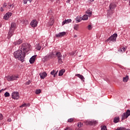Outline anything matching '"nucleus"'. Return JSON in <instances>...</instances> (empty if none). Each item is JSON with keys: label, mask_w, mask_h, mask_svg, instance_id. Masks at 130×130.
Listing matches in <instances>:
<instances>
[{"label": "nucleus", "mask_w": 130, "mask_h": 130, "mask_svg": "<svg viewBox=\"0 0 130 130\" xmlns=\"http://www.w3.org/2000/svg\"><path fill=\"white\" fill-rule=\"evenodd\" d=\"M25 54H26L21 50H18L15 51L14 53V57L15 58H18L21 62H24Z\"/></svg>", "instance_id": "obj_1"}, {"label": "nucleus", "mask_w": 130, "mask_h": 130, "mask_svg": "<svg viewBox=\"0 0 130 130\" xmlns=\"http://www.w3.org/2000/svg\"><path fill=\"white\" fill-rule=\"evenodd\" d=\"M30 47H31V45L29 44L23 43L22 44L20 50L26 54L29 50H30Z\"/></svg>", "instance_id": "obj_2"}, {"label": "nucleus", "mask_w": 130, "mask_h": 130, "mask_svg": "<svg viewBox=\"0 0 130 130\" xmlns=\"http://www.w3.org/2000/svg\"><path fill=\"white\" fill-rule=\"evenodd\" d=\"M116 38H117V34H114L111 37H110L107 40H106V42H108V41L116 42Z\"/></svg>", "instance_id": "obj_3"}, {"label": "nucleus", "mask_w": 130, "mask_h": 130, "mask_svg": "<svg viewBox=\"0 0 130 130\" xmlns=\"http://www.w3.org/2000/svg\"><path fill=\"white\" fill-rule=\"evenodd\" d=\"M56 55L57 57L58 63H62V55H61V53H60V52H57Z\"/></svg>", "instance_id": "obj_4"}, {"label": "nucleus", "mask_w": 130, "mask_h": 130, "mask_svg": "<svg viewBox=\"0 0 130 130\" xmlns=\"http://www.w3.org/2000/svg\"><path fill=\"white\" fill-rule=\"evenodd\" d=\"M130 115V110H127L126 112L123 113V114L121 116V119L122 120H124V119H126V118H127L128 116Z\"/></svg>", "instance_id": "obj_5"}, {"label": "nucleus", "mask_w": 130, "mask_h": 130, "mask_svg": "<svg viewBox=\"0 0 130 130\" xmlns=\"http://www.w3.org/2000/svg\"><path fill=\"white\" fill-rule=\"evenodd\" d=\"M12 98L15 100H18L20 98L19 92L14 91L12 93Z\"/></svg>", "instance_id": "obj_6"}, {"label": "nucleus", "mask_w": 130, "mask_h": 130, "mask_svg": "<svg viewBox=\"0 0 130 130\" xmlns=\"http://www.w3.org/2000/svg\"><path fill=\"white\" fill-rule=\"evenodd\" d=\"M19 79V76L18 75H12L7 77V80L8 81H15V80H17Z\"/></svg>", "instance_id": "obj_7"}, {"label": "nucleus", "mask_w": 130, "mask_h": 130, "mask_svg": "<svg viewBox=\"0 0 130 130\" xmlns=\"http://www.w3.org/2000/svg\"><path fill=\"white\" fill-rule=\"evenodd\" d=\"M53 57V53H50L49 54H47L46 56L44 57V61H47L49 59H51Z\"/></svg>", "instance_id": "obj_8"}, {"label": "nucleus", "mask_w": 130, "mask_h": 130, "mask_svg": "<svg viewBox=\"0 0 130 130\" xmlns=\"http://www.w3.org/2000/svg\"><path fill=\"white\" fill-rule=\"evenodd\" d=\"M84 123L86 125H93V124H96V123H97V121L95 120H86L84 121Z\"/></svg>", "instance_id": "obj_9"}, {"label": "nucleus", "mask_w": 130, "mask_h": 130, "mask_svg": "<svg viewBox=\"0 0 130 130\" xmlns=\"http://www.w3.org/2000/svg\"><path fill=\"white\" fill-rule=\"evenodd\" d=\"M30 26L32 27V28H35V27H37V25H38V22L36 19H34L32 20L30 24Z\"/></svg>", "instance_id": "obj_10"}, {"label": "nucleus", "mask_w": 130, "mask_h": 130, "mask_svg": "<svg viewBox=\"0 0 130 130\" xmlns=\"http://www.w3.org/2000/svg\"><path fill=\"white\" fill-rule=\"evenodd\" d=\"M12 15H13V13L11 12H7L4 16V20H9Z\"/></svg>", "instance_id": "obj_11"}, {"label": "nucleus", "mask_w": 130, "mask_h": 130, "mask_svg": "<svg viewBox=\"0 0 130 130\" xmlns=\"http://www.w3.org/2000/svg\"><path fill=\"white\" fill-rule=\"evenodd\" d=\"M93 11L92 9H88L86 12L85 14H86L87 16L90 18V17H92Z\"/></svg>", "instance_id": "obj_12"}, {"label": "nucleus", "mask_w": 130, "mask_h": 130, "mask_svg": "<svg viewBox=\"0 0 130 130\" xmlns=\"http://www.w3.org/2000/svg\"><path fill=\"white\" fill-rule=\"evenodd\" d=\"M36 57H37V55H35L29 59V62L31 64H33V63L35 62V59H36Z\"/></svg>", "instance_id": "obj_13"}, {"label": "nucleus", "mask_w": 130, "mask_h": 130, "mask_svg": "<svg viewBox=\"0 0 130 130\" xmlns=\"http://www.w3.org/2000/svg\"><path fill=\"white\" fill-rule=\"evenodd\" d=\"M14 31H15V30L10 28L9 29L8 36V39H10V38H11V37H12L13 35H14Z\"/></svg>", "instance_id": "obj_14"}, {"label": "nucleus", "mask_w": 130, "mask_h": 130, "mask_svg": "<svg viewBox=\"0 0 130 130\" xmlns=\"http://www.w3.org/2000/svg\"><path fill=\"white\" fill-rule=\"evenodd\" d=\"M66 34H67V32L66 31L59 32V34H56V37H59V38L62 37L64 36V35H66Z\"/></svg>", "instance_id": "obj_15"}, {"label": "nucleus", "mask_w": 130, "mask_h": 130, "mask_svg": "<svg viewBox=\"0 0 130 130\" xmlns=\"http://www.w3.org/2000/svg\"><path fill=\"white\" fill-rule=\"evenodd\" d=\"M115 8H116V5L113 3L111 4L109 6L110 10L112 12H113V11H114V9H115Z\"/></svg>", "instance_id": "obj_16"}, {"label": "nucleus", "mask_w": 130, "mask_h": 130, "mask_svg": "<svg viewBox=\"0 0 130 130\" xmlns=\"http://www.w3.org/2000/svg\"><path fill=\"white\" fill-rule=\"evenodd\" d=\"M40 76L41 79H45L46 77H47V73L46 72H43L42 73L40 74Z\"/></svg>", "instance_id": "obj_17"}, {"label": "nucleus", "mask_w": 130, "mask_h": 130, "mask_svg": "<svg viewBox=\"0 0 130 130\" xmlns=\"http://www.w3.org/2000/svg\"><path fill=\"white\" fill-rule=\"evenodd\" d=\"M71 22H72V19H71L65 20L62 22V26H63V25H64L65 24H69V23H71Z\"/></svg>", "instance_id": "obj_18"}, {"label": "nucleus", "mask_w": 130, "mask_h": 130, "mask_svg": "<svg viewBox=\"0 0 130 130\" xmlns=\"http://www.w3.org/2000/svg\"><path fill=\"white\" fill-rule=\"evenodd\" d=\"M23 42V41L21 39H19L17 41H16L15 42H14V45H19V44H21Z\"/></svg>", "instance_id": "obj_19"}, {"label": "nucleus", "mask_w": 130, "mask_h": 130, "mask_svg": "<svg viewBox=\"0 0 130 130\" xmlns=\"http://www.w3.org/2000/svg\"><path fill=\"white\" fill-rule=\"evenodd\" d=\"M53 23H54V18L52 16L50 19L49 25H50V26H52V25H53Z\"/></svg>", "instance_id": "obj_20"}, {"label": "nucleus", "mask_w": 130, "mask_h": 130, "mask_svg": "<svg viewBox=\"0 0 130 130\" xmlns=\"http://www.w3.org/2000/svg\"><path fill=\"white\" fill-rule=\"evenodd\" d=\"M58 71H55V70H53L51 72V75L53 76L54 78H55V76L57 75V72Z\"/></svg>", "instance_id": "obj_21"}, {"label": "nucleus", "mask_w": 130, "mask_h": 130, "mask_svg": "<svg viewBox=\"0 0 130 130\" xmlns=\"http://www.w3.org/2000/svg\"><path fill=\"white\" fill-rule=\"evenodd\" d=\"M10 29H11L12 30H15V29H16V23L12 22L11 24V27Z\"/></svg>", "instance_id": "obj_22"}, {"label": "nucleus", "mask_w": 130, "mask_h": 130, "mask_svg": "<svg viewBox=\"0 0 130 130\" xmlns=\"http://www.w3.org/2000/svg\"><path fill=\"white\" fill-rule=\"evenodd\" d=\"M88 17L89 16L87 15V14H85L82 16V20H83V21H87V20L89 19Z\"/></svg>", "instance_id": "obj_23"}, {"label": "nucleus", "mask_w": 130, "mask_h": 130, "mask_svg": "<svg viewBox=\"0 0 130 130\" xmlns=\"http://www.w3.org/2000/svg\"><path fill=\"white\" fill-rule=\"evenodd\" d=\"M113 122L114 123H117V122H119V117H116L114 118Z\"/></svg>", "instance_id": "obj_24"}, {"label": "nucleus", "mask_w": 130, "mask_h": 130, "mask_svg": "<svg viewBox=\"0 0 130 130\" xmlns=\"http://www.w3.org/2000/svg\"><path fill=\"white\" fill-rule=\"evenodd\" d=\"M64 72H66V70L64 69H62V70H60L59 72L58 76H59V77H61V76H62L63 75Z\"/></svg>", "instance_id": "obj_25"}, {"label": "nucleus", "mask_w": 130, "mask_h": 130, "mask_svg": "<svg viewBox=\"0 0 130 130\" xmlns=\"http://www.w3.org/2000/svg\"><path fill=\"white\" fill-rule=\"evenodd\" d=\"M115 130H130V128H126L124 127H118Z\"/></svg>", "instance_id": "obj_26"}, {"label": "nucleus", "mask_w": 130, "mask_h": 130, "mask_svg": "<svg viewBox=\"0 0 130 130\" xmlns=\"http://www.w3.org/2000/svg\"><path fill=\"white\" fill-rule=\"evenodd\" d=\"M76 20L77 21V23H79V22H81V21H82V17L78 16L76 18Z\"/></svg>", "instance_id": "obj_27"}, {"label": "nucleus", "mask_w": 130, "mask_h": 130, "mask_svg": "<svg viewBox=\"0 0 130 130\" xmlns=\"http://www.w3.org/2000/svg\"><path fill=\"white\" fill-rule=\"evenodd\" d=\"M76 77H78L79 78V79H81V80H84V76L83 75H81L80 74H76Z\"/></svg>", "instance_id": "obj_28"}, {"label": "nucleus", "mask_w": 130, "mask_h": 130, "mask_svg": "<svg viewBox=\"0 0 130 130\" xmlns=\"http://www.w3.org/2000/svg\"><path fill=\"white\" fill-rule=\"evenodd\" d=\"M79 24H75V25H74V29L75 30H76V31H78V30H79Z\"/></svg>", "instance_id": "obj_29"}, {"label": "nucleus", "mask_w": 130, "mask_h": 130, "mask_svg": "<svg viewBox=\"0 0 130 130\" xmlns=\"http://www.w3.org/2000/svg\"><path fill=\"white\" fill-rule=\"evenodd\" d=\"M36 48L37 50H40V49H41V46L40 45V44H37Z\"/></svg>", "instance_id": "obj_30"}, {"label": "nucleus", "mask_w": 130, "mask_h": 130, "mask_svg": "<svg viewBox=\"0 0 130 130\" xmlns=\"http://www.w3.org/2000/svg\"><path fill=\"white\" fill-rule=\"evenodd\" d=\"M118 51H120L121 53H123L125 51V48H121L120 49H119Z\"/></svg>", "instance_id": "obj_31"}, {"label": "nucleus", "mask_w": 130, "mask_h": 130, "mask_svg": "<svg viewBox=\"0 0 130 130\" xmlns=\"http://www.w3.org/2000/svg\"><path fill=\"white\" fill-rule=\"evenodd\" d=\"M88 30H91L93 28V26H92V24H89L87 27Z\"/></svg>", "instance_id": "obj_32"}, {"label": "nucleus", "mask_w": 130, "mask_h": 130, "mask_svg": "<svg viewBox=\"0 0 130 130\" xmlns=\"http://www.w3.org/2000/svg\"><path fill=\"white\" fill-rule=\"evenodd\" d=\"M123 82H127L128 81V76H126L125 77L123 78Z\"/></svg>", "instance_id": "obj_33"}, {"label": "nucleus", "mask_w": 130, "mask_h": 130, "mask_svg": "<svg viewBox=\"0 0 130 130\" xmlns=\"http://www.w3.org/2000/svg\"><path fill=\"white\" fill-rule=\"evenodd\" d=\"M29 2V3H31L32 2V0H23V4L24 5H26V4H27V2Z\"/></svg>", "instance_id": "obj_34"}, {"label": "nucleus", "mask_w": 130, "mask_h": 130, "mask_svg": "<svg viewBox=\"0 0 130 130\" xmlns=\"http://www.w3.org/2000/svg\"><path fill=\"white\" fill-rule=\"evenodd\" d=\"M8 9H10V10H13V8H14V5H9L8 7Z\"/></svg>", "instance_id": "obj_35"}, {"label": "nucleus", "mask_w": 130, "mask_h": 130, "mask_svg": "<svg viewBox=\"0 0 130 130\" xmlns=\"http://www.w3.org/2000/svg\"><path fill=\"white\" fill-rule=\"evenodd\" d=\"M4 96L5 97H10V93H9L8 92H5V93L4 94Z\"/></svg>", "instance_id": "obj_36"}, {"label": "nucleus", "mask_w": 130, "mask_h": 130, "mask_svg": "<svg viewBox=\"0 0 130 130\" xmlns=\"http://www.w3.org/2000/svg\"><path fill=\"white\" fill-rule=\"evenodd\" d=\"M101 130H107V127L105 125L101 126Z\"/></svg>", "instance_id": "obj_37"}, {"label": "nucleus", "mask_w": 130, "mask_h": 130, "mask_svg": "<svg viewBox=\"0 0 130 130\" xmlns=\"http://www.w3.org/2000/svg\"><path fill=\"white\" fill-rule=\"evenodd\" d=\"M41 93V89H37L36 90V94H40Z\"/></svg>", "instance_id": "obj_38"}, {"label": "nucleus", "mask_w": 130, "mask_h": 130, "mask_svg": "<svg viewBox=\"0 0 130 130\" xmlns=\"http://www.w3.org/2000/svg\"><path fill=\"white\" fill-rule=\"evenodd\" d=\"M74 121V118H71L68 120V122H73Z\"/></svg>", "instance_id": "obj_39"}, {"label": "nucleus", "mask_w": 130, "mask_h": 130, "mask_svg": "<svg viewBox=\"0 0 130 130\" xmlns=\"http://www.w3.org/2000/svg\"><path fill=\"white\" fill-rule=\"evenodd\" d=\"M77 125H78V127H82V126H83V123H81V122L78 123L77 124Z\"/></svg>", "instance_id": "obj_40"}, {"label": "nucleus", "mask_w": 130, "mask_h": 130, "mask_svg": "<svg viewBox=\"0 0 130 130\" xmlns=\"http://www.w3.org/2000/svg\"><path fill=\"white\" fill-rule=\"evenodd\" d=\"M27 104H23L21 106H20V108H23V107H27Z\"/></svg>", "instance_id": "obj_41"}, {"label": "nucleus", "mask_w": 130, "mask_h": 130, "mask_svg": "<svg viewBox=\"0 0 130 130\" xmlns=\"http://www.w3.org/2000/svg\"><path fill=\"white\" fill-rule=\"evenodd\" d=\"M30 83H31V81L28 80L27 82L25 83L26 85H30Z\"/></svg>", "instance_id": "obj_42"}, {"label": "nucleus", "mask_w": 130, "mask_h": 130, "mask_svg": "<svg viewBox=\"0 0 130 130\" xmlns=\"http://www.w3.org/2000/svg\"><path fill=\"white\" fill-rule=\"evenodd\" d=\"M4 118V117L3 116V114L2 113H0V120H2Z\"/></svg>", "instance_id": "obj_43"}, {"label": "nucleus", "mask_w": 130, "mask_h": 130, "mask_svg": "<svg viewBox=\"0 0 130 130\" xmlns=\"http://www.w3.org/2000/svg\"><path fill=\"white\" fill-rule=\"evenodd\" d=\"M64 130H73L70 127H67L64 129Z\"/></svg>", "instance_id": "obj_44"}, {"label": "nucleus", "mask_w": 130, "mask_h": 130, "mask_svg": "<svg viewBox=\"0 0 130 130\" xmlns=\"http://www.w3.org/2000/svg\"><path fill=\"white\" fill-rule=\"evenodd\" d=\"M0 11H1V12H4V7H1Z\"/></svg>", "instance_id": "obj_45"}, {"label": "nucleus", "mask_w": 130, "mask_h": 130, "mask_svg": "<svg viewBox=\"0 0 130 130\" xmlns=\"http://www.w3.org/2000/svg\"><path fill=\"white\" fill-rule=\"evenodd\" d=\"M6 7H7V4L5 3L3 5V8H6Z\"/></svg>", "instance_id": "obj_46"}, {"label": "nucleus", "mask_w": 130, "mask_h": 130, "mask_svg": "<svg viewBox=\"0 0 130 130\" xmlns=\"http://www.w3.org/2000/svg\"><path fill=\"white\" fill-rule=\"evenodd\" d=\"M51 2H55V3H57V0H51Z\"/></svg>", "instance_id": "obj_47"}, {"label": "nucleus", "mask_w": 130, "mask_h": 130, "mask_svg": "<svg viewBox=\"0 0 130 130\" xmlns=\"http://www.w3.org/2000/svg\"><path fill=\"white\" fill-rule=\"evenodd\" d=\"M74 38H77V35H75L74 36Z\"/></svg>", "instance_id": "obj_48"}, {"label": "nucleus", "mask_w": 130, "mask_h": 130, "mask_svg": "<svg viewBox=\"0 0 130 130\" xmlns=\"http://www.w3.org/2000/svg\"><path fill=\"white\" fill-rule=\"evenodd\" d=\"M71 2V0H67V3H69Z\"/></svg>", "instance_id": "obj_49"}, {"label": "nucleus", "mask_w": 130, "mask_h": 130, "mask_svg": "<svg viewBox=\"0 0 130 130\" xmlns=\"http://www.w3.org/2000/svg\"><path fill=\"white\" fill-rule=\"evenodd\" d=\"M25 22H26V24H28V21H25Z\"/></svg>", "instance_id": "obj_50"}, {"label": "nucleus", "mask_w": 130, "mask_h": 130, "mask_svg": "<svg viewBox=\"0 0 130 130\" xmlns=\"http://www.w3.org/2000/svg\"><path fill=\"white\" fill-rule=\"evenodd\" d=\"M11 119H9L8 120V121H11Z\"/></svg>", "instance_id": "obj_51"}, {"label": "nucleus", "mask_w": 130, "mask_h": 130, "mask_svg": "<svg viewBox=\"0 0 130 130\" xmlns=\"http://www.w3.org/2000/svg\"><path fill=\"white\" fill-rule=\"evenodd\" d=\"M129 6H130V0H129Z\"/></svg>", "instance_id": "obj_52"}, {"label": "nucleus", "mask_w": 130, "mask_h": 130, "mask_svg": "<svg viewBox=\"0 0 130 130\" xmlns=\"http://www.w3.org/2000/svg\"><path fill=\"white\" fill-rule=\"evenodd\" d=\"M2 92V90H0V93Z\"/></svg>", "instance_id": "obj_53"}, {"label": "nucleus", "mask_w": 130, "mask_h": 130, "mask_svg": "<svg viewBox=\"0 0 130 130\" xmlns=\"http://www.w3.org/2000/svg\"><path fill=\"white\" fill-rule=\"evenodd\" d=\"M92 2H94V0H92Z\"/></svg>", "instance_id": "obj_54"}, {"label": "nucleus", "mask_w": 130, "mask_h": 130, "mask_svg": "<svg viewBox=\"0 0 130 130\" xmlns=\"http://www.w3.org/2000/svg\"><path fill=\"white\" fill-rule=\"evenodd\" d=\"M72 54H73V55H74L75 54L73 53Z\"/></svg>", "instance_id": "obj_55"}]
</instances>
